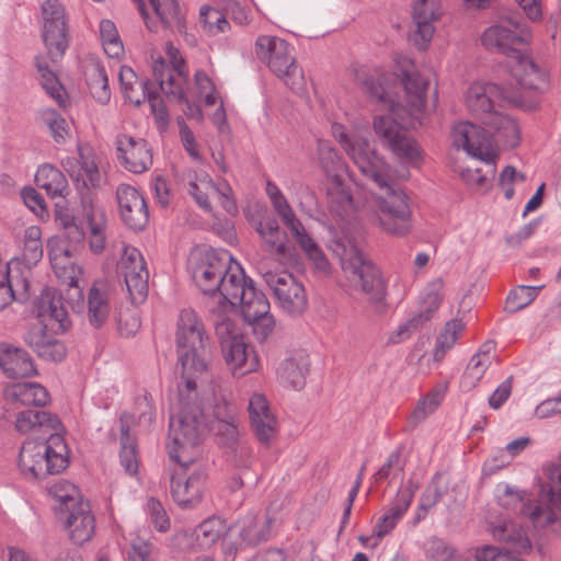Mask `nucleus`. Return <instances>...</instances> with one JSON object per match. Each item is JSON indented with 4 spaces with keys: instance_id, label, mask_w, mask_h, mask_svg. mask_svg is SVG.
I'll list each match as a JSON object with an SVG mask.
<instances>
[{
    "instance_id": "1",
    "label": "nucleus",
    "mask_w": 561,
    "mask_h": 561,
    "mask_svg": "<svg viewBox=\"0 0 561 561\" xmlns=\"http://www.w3.org/2000/svg\"><path fill=\"white\" fill-rule=\"evenodd\" d=\"M345 150L363 175L371 179L385 194L375 199L376 220L382 231L405 237L413 228L412 210L408 195L389 183L388 164L377 153L375 147L365 138L347 140L342 136Z\"/></svg>"
},
{
    "instance_id": "2",
    "label": "nucleus",
    "mask_w": 561,
    "mask_h": 561,
    "mask_svg": "<svg viewBox=\"0 0 561 561\" xmlns=\"http://www.w3.org/2000/svg\"><path fill=\"white\" fill-rule=\"evenodd\" d=\"M545 473L549 482L540 485L534 500L507 483L496 485L499 505L525 517L535 529L561 525V451L558 461L545 467Z\"/></svg>"
},
{
    "instance_id": "3",
    "label": "nucleus",
    "mask_w": 561,
    "mask_h": 561,
    "mask_svg": "<svg viewBox=\"0 0 561 561\" xmlns=\"http://www.w3.org/2000/svg\"><path fill=\"white\" fill-rule=\"evenodd\" d=\"M178 390V403L169 422L168 450L170 459L186 469L198 460V447L207 433V426L203 410L194 400L196 388L188 391L181 381Z\"/></svg>"
},
{
    "instance_id": "4",
    "label": "nucleus",
    "mask_w": 561,
    "mask_h": 561,
    "mask_svg": "<svg viewBox=\"0 0 561 561\" xmlns=\"http://www.w3.org/2000/svg\"><path fill=\"white\" fill-rule=\"evenodd\" d=\"M210 348V339L201 318L194 310L183 309L176 329L179 359L175 371L188 391L196 388V380L207 371Z\"/></svg>"
},
{
    "instance_id": "5",
    "label": "nucleus",
    "mask_w": 561,
    "mask_h": 561,
    "mask_svg": "<svg viewBox=\"0 0 561 561\" xmlns=\"http://www.w3.org/2000/svg\"><path fill=\"white\" fill-rule=\"evenodd\" d=\"M42 38L47 48V57L37 56L35 66L42 78V85L58 105L65 106V90L56 73L49 69L47 58L57 62L69 47L67 14L59 0H46L42 4Z\"/></svg>"
},
{
    "instance_id": "6",
    "label": "nucleus",
    "mask_w": 561,
    "mask_h": 561,
    "mask_svg": "<svg viewBox=\"0 0 561 561\" xmlns=\"http://www.w3.org/2000/svg\"><path fill=\"white\" fill-rule=\"evenodd\" d=\"M70 176L76 183L79 195L80 214L89 226V245L93 253L100 254L106 247V219L101 208L94 205V197L91 187L100 186L101 173L95 161L80 154V161L71 169Z\"/></svg>"
},
{
    "instance_id": "7",
    "label": "nucleus",
    "mask_w": 561,
    "mask_h": 561,
    "mask_svg": "<svg viewBox=\"0 0 561 561\" xmlns=\"http://www.w3.org/2000/svg\"><path fill=\"white\" fill-rule=\"evenodd\" d=\"M68 466V447L60 432L30 437L20 449L19 468L26 478L45 479Z\"/></svg>"
},
{
    "instance_id": "8",
    "label": "nucleus",
    "mask_w": 561,
    "mask_h": 561,
    "mask_svg": "<svg viewBox=\"0 0 561 561\" xmlns=\"http://www.w3.org/2000/svg\"><path fill=\"white\" fill-rule=\"evenodd\" d=\"M234 263L227 250L197 248L188 256L187 270L195 285L205 295L221 297L234 272Z\"/></svg>"
},
{
    "instance_id": "9",
    "label": "nucleus",
    "mask_w": 561,
    "mask_h": 561,
    "mask_svg": "<svg viewBox=\"0 0 561 561\" xmlns=\"http://www.w3.org/2000/svg\"><path fill=\"white\" fill-rule=\"evenodd\" d=\"M255 55L291 91L299 93L304 90V71L296 62L293 48L285 39L260 35L255 41Z\"/></svg>"
},
{
    "instance_id": "10",
    "label": "nucleus",
    "mask_w": 561,
    "mask_h": 561,
    "mask_svg": "<svg viewBox=\"0 0 561 561\" xmlns=\"http://www.w3.org/2000/svg\"><path fill=\"white\" fill-rule=\"evenodd\" d=\"M504 101L524 111L537 108V100L534 96H525L516 91H507L506 87L494 82L474 83L469 87L466 95V104L469 111L478 116L482 124L491 119L500 112L495 111V101Z\"/></svg>"
},
{
    "instance_id": "11",
    "label": "nucleus",
    "mask_w": 561,
    "mask_h": 561,
    "mask_svg": "<svg viewBox=\"0 0 561 561\" xmlns=\"http://www.w3.org/2000/svg\"><path fill=\"white\" fill-rule=\"evenodd\" d=\"M342 270L352 287L360 290L374 304L385 300L387 285L380 270L357 248L342 259Z\"/></svg>"
},
{
    "instance_id": "12",
    "label": "nucleus",
    "mask_w": 561,
    "mask_h": 561,
    "mask_svg": "<svg viewBox=\"0 0 561 561\" xmlns=\"http://www.w3.org/2000/svg\"><path fill=\"white\" fill-rule=\"evenodd\" d=\"M529 38L527 21L519 13H507L501 16L497 24L484 31L481 42L488 49H494L511 60L515 54L520 53L517 46L527 43Z\"/></svg>"
},
{
    "instance_id": "13",
    "label": "nucleus",
    "mask_w": 561,
    "mask_h": 561,
    "mask_svg": "<svg viewBox=\"0 0 561 561\" xmlns=\"http://www.w3.org/2000/svg\"><path fill=\"white\" fill-rule=\"evenodd\" d=\"M511 77L516 82V87L506 88L507 91H516L525 96H534L539 106V96L549 89V73L545 67L536 62L528 55L515 54V57L507 60Z\"/></svg>"
},
{
    "instance_id": "14",
    "label": "nucleus",
    "mask_w": 561,
    "mask_h": 561,
    "mask_svg": "<svg viewBox=\"0 0 561 561\" xmlns=\"http://www.w3.org/2000/svg\"><path fill=\"white\" fill-rule=\"evenodd\" d=\"M374 130L382 147L391 151L404 163L415 164L420 160V149L409 130L389 115L376 116Z\"/></svg>"
},
{
    "instance_id": "15",
    "label": "nucleus",
    "mask_w": 561,
    "mask_h": 561,
    "mask_svg": "<svg viewBox=\"0 0 561 561\" xmlns=\"http://www.w3.org/2000/svg\"><path fill=\"white\" fill-rule=\"evenodd\" d=\"M453 144L469 156L483 161L493 175L496 154L492 149L491 133L469 122H460L453 128Z\"/></svg>"
},
{
    "instance_id": "16",
    "label": "nucleus",
    "mask_w": 561,
    "mask_h": 561,
    "mask_svg": "<svg viewBox=\"0 0 561 561\" xmlns=\"http://www.w3.org/2000/svg\"><path fill=\"white\" fill-rule=\"evenodd\" d=\"M263 277L286 313L299 316L305 311L307 307L305 287L293 274L286 271L266 272Z\"/></svg>"
},
{
    "instance_id": "17",
    "label": "nucleus",
    "mask_w": 561,
    "mask_h": 561,
    "mask_svg": "<svg viewBox=\"0 0 561 561\" xmlns=\"http://www.w3.org/2000/svg\"><path fill=\"white\" fill-rule=\"evenodd\" d=\"M190 467H192V471L186 478L173 474L170 480V492L173 501L185 510L194 508L202 502L207 477L203 461L196 460L187 468Z\"/></svg>"
},
{
    "instance_id": "18",
    "label": "nucleus",
    "mask_w": 561,
    "mask_h": 561,
    "mask_svg": "<svg viewBox=\"0 0 561 561\" xmlns=\"http://www.w3.org/2000/svg\"><path fill=\"white\" fill-rule=\"evenodd\" d=\"M122 264L125 284L133 305H141L148 296L149 272L144 256L136 248H125Z\"/></svg>"
},
{
    "instance_id": "19",
    "label": "nucleus",
    "mask_w": 561,
    "mask_h": 561,
    "mask_svg": "<svg viewBox=\"0 0 561 561\" xmlns=\"http://www.w3.org/2000/svg\"><path fill=\"white\" fill-rule=\"evenodd\" d=\"M116 199L124 224L134 231L144 230L149 221V211L142 194L131 185L119 184Z\"/></svg>"
},
{
    "instance_id": "20",
    "label": "nucleus",
    "mask_w": 561,
    "mask_h": 561,
    "mask_svg": "<svg viewBox=\"0 0 561 561\" xmlns=\"http://www.w3.org/2000/svg\"><path fill=\"white\" fill-rule=\"evenodd\" d=\"M32 312L38 320V324H47L53 330L64 332L69 325L67 310L55 289H43L33 301Z\"/></svg>"
},
{
    "instance_id": "21",
    "label": "nucleus",
    "mask_w": 561,
    "mask_h": 561,
    "mask_svg": "<svg viewBox=\"0 0 561 561\" xmlns=\"http://www.w3.org/2000/svg\"><path fill=\"white\" fill-rule=\"evenodd\" d=\"M249 417L251 428L264 446H268L277 436V420L270 409L267 399L261 393H254L249 400Z\"/></svg>"
},
{
    "instance_id": "22",
    "label": "nucleus",
    "mask_w": 561,
    "mask_h": 561,
    "mask_svg": "<svg viewBox=\"0 0 561 561\" xmlns=\"http://www.w3.org/2000/svg\"><path fill=\"white\" fill-rule=\"evenodd\" d=\"M138 10L150 32H157L156 24L149 20L144 0H135ZM162 26L171 32L183 34L186 30L185 18L176 0H148Z\"/></svg>"
},
{
    "instance_id": "23",
    "label": "nucleus",
    "mask_w": 561,
    "mask_h": 561,
    "mask_svg": "<svg viewBox=\"0 0 561 561\" xmlns=\"http://www.w3.org/2000/svg\"><path fill=\"white\" fill-rule=\"evenodd\" d=\"M59 519L64 523L70 540L76 545H83L94 535L95 518L88 501L80 500Z\"/></svg>"
},
{
    "instance_id": "24",
    "label": "nucleus",
    "mask_w": 561,
    "mask_h": 561,
    "mask_svg": "<svg viewBox=\"0 0 561 561\" xmlns=\"http://www.w3.org/2000/svg\"><path fill=\"white\" fill-rule=\"evenodd\" d=\"M118 159L126 170L142 173L152 164V154L145 139L119 135L116 139Z\"/></svg>"
},
{
    "instance_id": "25",
    "label": "nucleus",
    "mask_w": 561,
    "mask_h": 561,
    "mask_svg": "<svg viewBox=\"0 0 561 561\" xmlns=\"http://www.w3.org/2000/svg\"><path fill=\"white\" fill-rule=\"evenodd\" d=\"M15 430L21 434L33 433L34 436H47L62 431V424L56 414L39 409L26 408L16 413Z\"/></svg>"
},
{
    "instance_id": "26",
    "label": "nucleus",
    "mask_w": 561,
    "mask_h": 561,
    "mask_svg": "<svg viewBox=\"0 0 561 561\" xmlns=\"http://www.w3.org/2000/svg\"><path fill=\"white\" fill-rule=\"evenodd\" d=\"M440 14L439 0H417L415 2L413 7L414 43L420 49H425L431 42L435 32L434 22Z\"/></svg>"
},
{
    "instance_id": "27",
    "label": "nucleus",
    "mask_w": 561,
    "mask_h": 561,
    "mask_svg": "<svg viewBox=\"0 0 561 561\" xmlns=\"http://www.w3.org/2000/svg\"><path fill=\"white\" fill-rule=\"evenodd\" d=\"M183 65V60H173L172 67L164 61L162 58L154 61L152 65V75L154 78V81L159 84L160 90L167 95V96H173L179 102H186L188 103L187 99L185 98V93L182 90L181 85L175 81L174 72H176L179 76L182 75L181 66ZM188 105V110L195 111L199 116H202V112L199 107L197 106H191Z\"/></svg>"
},
{
    "instance_id": "28",
    "label": "nucleus",
    "mask_w": 561,
    "mask_h": 561,
    "mask_svg": "<svg viewBox=\"0 0 561 561\" xmlns=\"http://www.w3.org/2000/svg\"><path fill=\"white\" fill-rule=\"evenodd\" d=\"M0 367L7 377L27 378L36 374V368L30 354L20 347L0 344Z\"/></svg>"
},
{
    "instance_id": "29",
    "label": "nucleus",
    "mask_w": 561,
    "mask_h": 561,
    "mask_svg": "<svg viewBox=\"0 0 561 561\" xmlns=\"http://www.w3.org/2000/svg\"><path fill=\"white\" fill-rule=\"evenodd\" d=\"M226 363L232 369L233 375L243 376L256 370L259 365L253 351L244 343L243 336L234 337L221 345Z\"/></svg>"
},
{
    "instance_id": "30",
    "label": "nucleus",
    "mask_w": 561,
    "mask_h": 561,
    "mask_svg": "<svg viewBox=\"0 0 561 561\" xmlns=\"http://www.w3.org/2000/svg\"><path fill=\"white\" fill-rule=\"evenodd\" d=\"M229 282L222 298L231 306L239 305L240 310L247 302L259 300V295H265L254 287V282L245 276L243 268L237 262H234V272Z\"/></svg>"
},
{
    "instance_id": "31",
    "label": "nucleus",
    "mask_w": 561,
    "mask_h": 561,
    "mask_svg": "<svg viewBox=\"0 0 561 561\" xmlns=\"http://www.w3.org/2000/svg\"><path fill=\"white\" fill-rule=\"evenodd\" d=\"M440 301L442 298L438 293H427L422 301L420 312L398 327L396 335L391 337L392 342H402L410 337L414 332L420 330L427 321L433 318L440 306Z\"/></svg>"
},
{
    "instance_id": "32",
    "label": "nucleus",
    "mask_w": 561,
    "mask_h": 561,
    "mask_svg": "<svg viewBox=\"0 0 561 561\" xmlns=\"http://www.w3.org/2000/svg\"><path fill=\"white\" fill-rule=\"evenodd\" d=\"M271 523L270 518L260 520L250 513L238 519L230 530H236L242 542L253 547L271 539Z\"/></svg>"
},
{
    "instance_id": "33",
    "label": "nucleus",
    "mask_w": 561,
    "mask_h": 561,
    "mask_svg": "<svg viewBox=\"0 0 561 561\" xmlns=\"http://www.w3.org/2000/svg\"><path fill=\"white\" fill-rule=\"evenodd\" d=\"M110 291L107 285L102 282H95L88 294L87 318L91 327L102 328L110 317Z\"/></svg>"
},
{
    "instance_id": "34",
    "label": "nucleus",
    "mask_w": 561,
    "mask_h": 561,
    "mask_svg": "<svg viewBox=\"0 0 561 561\" xmlns=\"http://www.w3.org/2000/svg\"><path fill=\"white\" fill-rule=\"evenodd\" d=\"M287 228L306 256L312 261L314 268L321 273H328L330 270V263L325 254L317 242L307 233L301 221L298 219L287 226Z\"/></svg>"
},
{
    "instance_id": "35",
    "label": "nucleus",
    "mask_w": 561,
    "mask_h": 561,
    "mask_svg": "<svg viewBox=\"0 0 561 561\" xmlns=\"http://www.w3.org/2000/svg\"><path fill=\"white\" fill-rule=\"evenodd\" d=\"M309 366L308 356L302 354L285 358L277 368V377L284 386L301 389L306 383Z\"/></svg>"
},
{
    "instance_id": "36",
    "label": "nucleus",
    "mask_w": 561,
    "mask_h": 561,
    "mask_svg": "<svg viewBox=\"0 0 561 561\" xmlns=\"http://www.w3.org/2000/svg\"><path fill=\"white\" fill-rule=\"evenodd\" d=\"M491 119L485 121V126L491 133V139L503 147L515 148L520 142V130L518 124L512 117L499 113L491 116Z\"/></svg>"
},
{
    "instance_id": "37",
    "label": "nucleus",
    "mask_w": 561,
    "mask_h": 561,
    "mask_svg": "<svg viewBox=\"0 0 561 561\" xmlns=\"http://www.w3.org/2000/svg\"><path fill=\"white\" fill-rule=\"evenodd\" d=\"M5 396L24 407L43 408L49 401V393L37 382H19L8 387Z\"/></svg>"
},
{
    "instance_id": "38",
    "label": "nucleus",
    "mask_w": 561,
    "mask_h": 561,
    "mask_svg": "<svg viewBox=\"0 0 561 561\" xmlns=\"http://www.w3.org/2000/svg\"><path fill=\"white\" fill-rule=\"evenodd\" d=\"M357 80L362 87V91L371 102L382 104L388 108L393 107V102L388 92L385 75L379 72L368 73L362 71L357 75Z\"/></svg>"
},
{
    "instance_id": "39",
    "label": "nucleus",
    "mask_w": 561,
    "mask_h": 561,
    "mask_svg": "<svg viewBox=\"0 0 561 561\" xmlns=\"http://www.w3.org/2000/svg\"><path fill=\"white\" fill-rule=\"evenodd\" d=\"M491 533L494 539L511 545L517 551H526L531 546L524 527L512 520L499 522Z\"/></svg>"
},
{
    "instance_id": "40",
    "label": "nucleus",
    "mask_w": 561,
    "mask_h": 561,
    "mask_svg": "<svg viewBox=\"0 0 561 561\" xmlns=\"http://www.w3.org/2000/svg\"><path fill=\"white\" fill-rule=\"evenodd\" d=\"M85 82L91 96L100 104H107L111 99L106 70L100 62H91L84 70Z\"/></svg>"
},
{
    "instance_id": "41",
    "label": "nucleus",
    "mask_w": 561,
    "mask_h": 561,
    "mask_svg": "<svg viewBox=\"0 0 561 561\" xmlns=\"http://www.w3.org/2000/svg\"><path fill=\"white\" fill-rule=\"evenodd\" d=\"M402 76V83L410 105L415 111H423L426 106V91L430 79L416 70H403Z\"/></svg>"
},
{
    "instance_id": "42",
    "label": "nucleus",
    "mask_w": 561,
    "mask_h": 561,
    "mask_svg": "<svg viewBox=\"0 0 561 561\" xmlns=\"http://www.w3.org/2000/svg\"><path fill=\"white\" fill-rule=\"evenodd\" d=\"M35 182L51 197L62 196L68 188L64 173L51 164H42L35 173Z\"/></svg>"
},
{
    "instance_id": "43",
    "label": "nucleus",
    "mask_w": 561,
    "mask_h": 561,
    "mask_svg": "<svg viewBox=\"0 0 561 561\" xmlns=\"http://www.w3.org/2000/svg\"><path fill=\"white\" fill-rule=\"evenodd\" d=\"M419 488L420 483L417 481L412 478L408 479L404 485L398 490V493L392 501L390 508L386 512V515L390 516V518L398 524L410 507Z\"/></svg>"
},
{
    "instance_id": "44",
    "label": "nucleus",
    "mask_w": 561,
    "mask_h": 561,
    "mask_svg": "<svg viewBox=\"0 0 561 561\" xmlns=\"http://www.w3.org/2000/svg\"><path fill=\"white\" fill-rule=\"evenodd\" d=\"M419 488L420 483L417 481L412 478L408 479L404 485L398 490V493L392 501L390 508L386 512V515L390 516V518L398 524L410 507Z\"/></svg>"
},
{
    "instance_id": "45",
    "label": "nucleus",
    "mask_w": 561,
    "mask_h": 561,
    "mask_svg": "<svg viewBox=\"0 0 561 561\" xmlns=\"http://www.w3.org/2000/svg\"><path fill=\"white\" fill-rule=\"evenodd\" d=\"M419 488L420 483L417 481L412 478L408 479L404 485L398 490V493L392 501L390 508L386 512V515L390 516V518L398 524L410 507Z\"/></svg>"
},
{
    "instance_id": "46",
    "label": "nucleus",
    "mask_w": 561,
    "mask_h": 561,
    "mask_svg": "<svg viewBox=\"0 0 561 561\" xmlns=\"http://www.w3.org/2000/svg\"><path fill=\"white\" fill-rule=\"evenodd\" d=\"M226 533L225 523L218 517L202 522L195 529L194 536L201 549L211 547Z\"/></svg>"
},
{
    "instance_id": "47",
    "label": "nucleus",
    "mask_w": 561,
    "mask_h": 561,
    "mask_svg": "<svg viewBox=\"0 0 561 561\" xmlns=\"http://www.w3.org/2000/svg\"><path fill=\"white\" fill-rule=\"evenodd\" d=\"M318 154L325 172L332 175L337 184H341L339 172L345 169V164L339 151L332 147L331 142L319 140Z\"/></svg>"
},
{
    "instance_id": "48",
    "label": "nucleus",
    "mask_w": 561,
    "mask_h": 561,
    "mask_svg": "<svg viewBox=\"0 0 561 561\" xmlns=\"http://www.w3.org/2000/svg\"><path fill=\"white\" fill-rule=\"evenodd\" d=\"M542 287L543 286H517L508 293L504 310L508 313H516L517 311L526 308L536 299Z\"/></svg>"
},
{
    "instance_id": "49",
    "label": "nucleus",
    "mask_w": 561,
    "mask_h": 561,
    "mask_svg": "<svg viewBox=\"0 0 561 561\" xmlns=\"http://www.w3.org/2000/svg\"><path fill=\"white\" fill-rule=\"evenodd\" d=\"M465 324L459 319H453L448 321L444 330L439 333L436 339L434 359L439 362L445 356L446 352L449 351L457 341L458 334L463 330Z\"/></svg>"
},
{
    "instance_id": "50",
    "label": "nucleus",
    "mask_w": 561,
    "mask_h": 561,
    "mask_svg": "<svg viewBox=\"0 0 561 561\" xmlns=\"http://www.w3.org/2000/svg\"><path fill=\"white\" fill-rule=\"evenodd\" d=\"M121 465L129 476L138 472L137 448L135 439L130 436L128 427L121 428Z\"/></svg>"
},
{
    "instance_id": "51",
    "label": "nucleus",
    "mask_w": 561,
    "mask_h": 561,
    "mask_svg": "<svg viewBox=\"0 0 561 561\" xmlns=\"http://www.w3.org/2000/svg\"><path fill=\"white\" fill-rule=\"evenodd\" d=\"M49 493L58 502V505L56 506V514L58 518H62V515L67 511L72 508L75 505H77V503H79L80 500H82L80 496H78L77 488L66 481L51 486Z\"/></svg>"
},
{
    "instance_id": "52",
    "label": "nucleus",
    "mask_w": 561,
    "mask_h": 561,
    "mask_svg": "<svg viewBox=\"0 0 561 561\" xmlns=\"http://www.w3.org/2000/svg\"><path fill=\"white\" fill-rule=\"evenodd\" d=\"M42 119L49 129L54 141L65 144L69 136V125L66 118L54 108H45L42 111Z\"/></svg>"
},
{
    "instance_id": "53",
    "label": "nucleus",
    "mask_w": 561,
    "mask_h": 561,
    "mask_svg": "<svg viewBox=\"0 0 561 561\" xmlns=\"http://www.w3.org/2000/svg\"><path fill=\"white\" fill-rule=\"evenodd\" d=\"M42 231L39 227H28L24 232L23 260L28 265L36 264L43 257Z\"/></svg>"
},
{
    "instance_id": "54",
    "label": "nucleus",
    "mask_w": 561,
    "mask_h": 561,
    "mask_svg": "<svg viewBox=\"0 0 561 561\" xmlns=\"http://www.w3.org/2000/svg\"><path fill=\"white\" fill-rule=\"evenodd\" d=\"M213 431L218 439V443L231 450H236L239 442V420L236 422H220L213 424Z\"/></svg>"
},
{
    "instance_id": "55",
    "label": "nucleus",
    "mask_w": 561,
    "mask_h": 561,
    "mask_svg": "<svg viewBox=\"0 0 561 561\" xmlns=\"http://www.w3.org/2000/svg\"><path fill=\"white\" fill-rule=\"evenodd\" d=\"M425 554L430 561H451L456 549L438 537H431L425 542Z\"/></svg>"
},
{
    "instance_id": "56",
    "label": "nucleus",
    "mask_w": 561,
    "mask_h": 561,
    "mask_svg": "<svg viewBox=\"0 0 561 561\" xmlns=\"http://www.w3.org/2000/svg\"><path fill=\"white\" fill-rule=\"evenodd\" d=\"M144 99H147L151 112L154 115L157 121L167 123L168 122V111L167 106L164 105L163 100L160 98V95L153 90V84L149 80L140 81L139 83Z\"/></svg>"
},
{
    "instance_id": "57",
    "label": "nucleus",
    "mask_w": 561,
    "mask_h": 561,
    "mask_svg": "<svg viewBox=\"0 0 561 561\" xmlns=\"http://www.w3.org/2000/svg\"><path fill=\"white\" fill-rule=\"evenodd\" d=\"M444 391L440 389L432 390L426 397L421 400L412 413V419L415 422H421L432 414L437 407L442 403Z\"/></svg>"
},
{
    "instance_id": "58",
    "label": "nucleus",
    "mask_w": 561,
    "mask_h": 561,
    "mask_svg": "<svg viewBox=\"0 0 561 561\" xmlns=\"http://www.w3.org/2000/svg\"><path fill=\"white\" fill-rule=\"evenodd\" d=\"M59 221L65 229V238L73 248L83 242L85 232L76 216L66 213L59 216Z\"/></svg>"
},
{
    "instance_id": "59",
    "label": "nucleus",
    "mask_w": 561,
    "mask_h": 561,
    "mask_svg": "<svg viewBox=\"0 0 561 561\" xmlns=\"http://www.w3.org/2000/svg\"><path fill=\"white\" fill-rule=\"evenodd\" d=\"M49 325L47 324H33L28 328L24 335L25 343L39 356V353H42L44 345L50 337V335L47 334V329Z\"/></svg>"
},
{
    "instance_id": "60",
    "label": "nucleus",
    "mask_w": 561,
    "mask_h": 561,
    "mask_svg": "<svg viewBox=\"0 0 561 561\" xmlns=\"http://www.w3.org/2000/svg\"><path fill=\"white\" fill-rule=\"evenodd\" d=\"M147 511L154 528L160 533H164L170 528L169 516L161 502L154 497L147 501Z\"/></svg>"
},
{
    "instance_id": "61",
    "label": "nucleus",
    "mask_w": 561,
    "mask_h": 561,
    "mask_svg": "<svg viewBox=\"0 0 561 561\" xmlns=\"http://www.w3.org/2000/svg\"><path fill=\"white\" fill-rule=\"evenodd\" d=\"M21 197L25 206L41 219L48 217V210L43 196L34 187H24Z\"/></svg>"
},
{
    "instance_id": "62",
    "label": "nucleus",
    "mask_w": 561,
    "mask_h": 561,
    "mask_svg": "<svg viewBox=\"0 0 561 561\" xmlns=\"http://www.w3.org/2000/svg\"><path fill=\"white\" fill-rule=\"evenodd\" d=\"M476 561H520L512 552L494 546L479 547L474 553Z\"/></svg>"
},
{
    "instance_id": "63",
    "label": "nucleus",
    "mask_w": 561,
    "mask_h": 561,
    "mask_svg": "<svg viewBox=\"0 0 561 561\" xmlns=\"http://www.w3.org/2000/svg\"><path fill=\"white\" fill-rule=\"evenodd\" d=\"M247 323L252 328V333L259 342H265L275 328V320L271 312Z\"/></svg>"
},
{
    "instance_id": "64",
    "label": "nucleus",
    "mask_w": 561,
    "mask_h": 561,
    "mask_svg": "<svg viewBox=\"0 0 561 561\" xmlns=\"http://www.w3.org/2000/svg\"><path fill=\"white\" fill-rule=\"evenodd\" d=\"M135 410L140 424L150 425L156 420L153 400L148 393L136 399Z\"/></svg>"
}]
</instances>
